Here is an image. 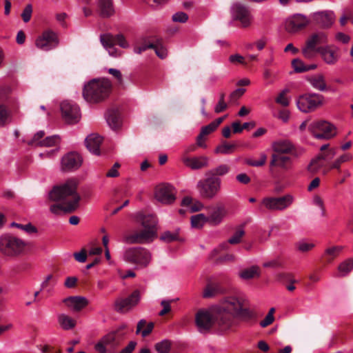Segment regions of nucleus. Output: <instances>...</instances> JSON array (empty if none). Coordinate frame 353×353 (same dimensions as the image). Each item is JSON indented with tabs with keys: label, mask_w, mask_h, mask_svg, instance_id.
I'll list each match as a JSON object with an SVG mask.
<instances>
[{
	"label": "nucleus",
	"mask_w": 353,
	"mask_h": 353,
	"mask_svg": "<svg viewBox=\"0 0 353 353\" xmlns=\"http://www.w3.org/2000/svg\"><path fill=\"white\" fill-rule=\"evenodd\" d=\"M288 92H289V90H288V89L283 90L279 93L278 97L276 98V99H275L276 102L284 107L288 106L290 104V101H289V99H288V97H286V94Z\"/></svg>",
	"instance_id": "nucleus-51"
},
{
	"label": "nucleus",
	"mask_w": 353,
	"mask_h": 353,
	"mask_svg": "<svg viewBox=\"0 0 353 353\" xmlns=\"http://www.w3.org/2000/svg\"><path fill=\"white\" fill-rule=\"evenodd\" d=\"M98 7L103 17H109L114 13L112 0H99Z\"/></svg>",
	"instance_id": "nucleus-28"
},
{
	"label": "nucleus",
	"mask_w": 353,
	"mask_h": 353,
	"mask_svg": "<svg viewBox=\"0 0 353 353\" xmlns=\"http://www.w3.org/2000/svg\"><path fill=\"white\" fill-rule=\"evenodd\" d=\"M208 223L207 216L204 214H198L191 217V225L194 228H201Z\"/></svg>",
	"instance_id": "nucleus-42"
},
{
	"label": "nucleus",
	"mask_w": 353,
	"mask_h": 353,
	"mask_svg": "<svg viewBox=\"0 0 353 353\" xmlns=\"http://www.w3.org/2000/svg\"><path fill=\"white\" fill-rule=\"evenodd\" d=\"M321 153L318 155L327 164L336 154V149L329 148V144H324L320 148Z\"/></svg>",
	"instance_id": "nucleus-33"
},
{
	"label": "nucleus",
	"mask_w": 353,
	"mask_h": 353,
	"mask_svg": "<svg viewBox=\"0 0 353 353\" xmlns=\"http://www.w3.org/2000/svg\"><path fill=\"white\" fill-rule=\"evenodd\" d=\"M257 317L256 312L247 306L241 307L237 313L236 318H239L243 321L249 322L255 320Z\"/></svg>",
	"instance_id": "nucleus-32"
},
{
	"label": "nucleus",
	"mask_w": 353,
	"mask_h": 353,
	"mask_svg": "<svg viewBox=\"0 0 353 353\" xmlns=\"http://www.w3.org/2000/svg\"><path fill=\"white\" fill-rule=\"evenodd\" d=\"M183 162L192 170H199L209 165V158L205 156L186 157L183 159Z\"/></svg>",
	"instance_id": "nucleus-23"
},
{
	"label": "nucleus",
	"mask_w": 353,
	"mask_h": 353,
	"mask_svg": "<svg viewBox=\"0 0 353 353\" xmlns=\"http://www.w3.org/2000/svg\"><path fill=\"white\" fill-rule=\"evenodd\" d=\"M178 238L179 232L177 231L174 232L170 231L164 232L160 237L161 240L168 243L176 241L178 239Z\"/></svg>",
	"instance_id": "nucleus-52"
},
{
	"label": "nucleus",
	"mask_w": 353,
	"mask_h": 353,
	"mask_svg": "<svg viewBox=\"0 0 353 353\" xmlns=\"http://www.w3.org/2000/svg\"><path fill=\"white\" fill-rule=\"evenodd\" d=\"M134 218L142 226V229L125 234L123 241L128 244H142L153 241L157 237L158 219L156 216L137 212Z\"/></svg>",
	"instance_id": "nucleus-3"
},
{
	"label": "nucleus",
	"mask_w": 353,
	"mask_h": 353,
	"mask_svg": "<svg viewBox=\"0 0 353 353\" xmlns=\"http://www.w3.org/2000/svg\"><path fill=\"white\" fill-rule=\"evenodd\" d=\"M245 89L244 88H238L235 90H234L230 94V101L231 103L236 101L238 99H239L243 94L245 93Z\"/></svg>",
	"instance_id": "nucleus-57"
},
{
	"label": "nucleus",
	"mask_w": 353,
	"mask_h": 353,
	"mask_svg": "<svg viewBox=\"0 0 353 353\" xmlns=\"http://www.w3.org/2000/svg\"><path fill=\"white\" fill-rule=\"evenodd\" d=\"M279 276V278L281 279H290V283L289 285H286V288L289 291L292 292V291L295 290L296 288L294 285V283H295L296 282V281L294 280V279H291V277H292L291 274H281Z\"/></svg>",
	"instance_id": "nucleus-61"
},
{
	"label": "nucleus",
	"mask_w": 353,
	"mask_h": 353,
	"mask_svg": "<svg viewBox=\"0 0 353 353\" xmlns=\"http://www.w3.org/2000/svg\"><path fill=\"white\" fill-rule=\"evenodd\" d=\"M230 170V167L227 164H221L216 168L209 170L205 172L206 176L218 178L227 174Z\"/></svg>",
	"instance_id": "nucleus-31"
},
{
	"label": "nucleus",
	"mask_w": 353,
	"mask_h": 353,
	"mask_svg": "<svg viewBox=\"0 0 353 353\" xmlns=\"http://www.w3.org/2000/svg\"><path fill=\"white\" fill-rule=\"evenodd\" d=\"M314 247L315 244L314 243L304 240L300 241L296 243L297 250L303 253L312 250Z\"/></svg>",
	"instance_id": "nucleus-45"
},
{
	"label": "nucleus",
	"mask_w": 353,
	"mask_h": 353,
	"mask_svg": "<svg viewBox=\"0 0 353 353\" xmlns=\"http://www.w3.org/2000/svg\"><path fill=\"white\" fill-rule=\"evenodd\" d=\"M188 19V14L183 12H178L172 15V20L175 22L185 23Z\"/></svg>",
	"instance_id": "nucleus-60"
},
{
	"label": "nucleus",
	"mask_w": 353,
	"mask_h": 353,
	"mask_svg": "<svg viewBox=\"0 0 353 353\" xmlns=\"http://www.w3.org/2000/svg\"><path fill=\"white\" fill-rule=\"evenodd\" d=\"M27 245V242L17 236L10 234L0 236V252L5 256H19L24 254Z\"/></svg>",
	"instance_id": "nucleus-5"
},
{
	"label": "nucleus",
	"mask_w": 353,
	"mask_h": 353,
	"mask_svg": "<svg viewBox=\"0 0 353 353\" xmlns=\"http://www.w3.org/2000/svg\"><path fill=\"white\" fill-rule=\"evenodd\" d=\"M12 122V114L10 110L0 103V127H4Z\"/></svg>",
	"instance_id": "nucleus-35"
},
{
	"label": "nucleus",
	"mask_w": 353,
	"mask_h": 353,
	"mask_svg": "<svg viewBox=\"0 0 353 353\" xmlns=\"http://www.w3.org/2000/svg\"><path fill=\"white\" fill-rule=\"evenodd\" d=\"M325 103L323 95L317 93H305L298 98L296 105L300 111L309 113L321 108Z\"/></svg>",
	"instance_id": "nucleus-9"
},
{
	"label": "nucleus",
	"mask_w": 353,
	"mask_h": 353,
	"mask_svg": "<svg viewBox=\"0 0 353 353\" xmlns=\"http://www.w3.org/2000/svg\"><path fill=\"white\" fill-rule=\"evenodd\" d=\"M77 187V182L74 180H70L60 186L54 188L50 191L49 197L51 200L59 201L60 203L52 205L50 212L54 214H61L76 210L80 201Z\"/></svg>",
	"instance_id": "nucleus-2"
},
{
	"label": "nucleus",
	"mask_w": 353,
	"mask_h": 353,
	"mask_svg": "<svg viewBox=\"0 0 353 353\" xmlns=\"http://www.w3.org/2000/svg\"><path fill=\"white\" fill-rule=\"evenodd\" d=\"M34 44L41 50L49 51L58 46L57 34L51 30H45L36 39Z\"/></svg>",
	"instance_id": "nucleus-13"
},
{
	"label": "nucleus",
	"mask_w": 353,
	"mask_h": 353,
	"mask_svg": "<svg viewBox=\"0 0 353 353\" xmlns=\"http://www.w3.org/2000/svg\"><path fill=\"white\" fill-rule=\"evenodd\" d=\"M226 215V210L223 206H216L211 208L207 216V221L210 225L220 224Z\"/></svg>",
	"instance_id": "nucleus-24"
},
{
	"label": "nucleus",
	"mask_w": 353,
	"mask_h": 353,
	"mask_svg": "<svg viewBox=\"0 0 353 353\" xmlns=\"http://www.w3.org/2000/svg\"><path fill=\"white\" fill-rule=\"evenodd\" d=\"M12 225L15 226L18 228H20L26 232L31 234V233H36L37 232V229L36 227L32 225L31 223H28L26 225H22L19 223H13Z\"/></svg>",
	"instance_id": "nucleus-54"
},
{
	"label": "nucleus",
	"mask_w": 353,
	"mask_h": 353,
	"mask_svg": "<svg viewBox=\"0 0 353 353\" xmlns=\"http://www.w3.org/2000/svg\"><path fill=\"white\" fill-rule=\"evenodd\" d=\"M267 161V155L265 153H261L259 159H248L245 163L253 167H261L265 164Z\"/></svg>",
	"instance_id": "nucleus-46"
},
{
	"label": "nucleus",
	"mask_w": 353,
	"mask_h": 353,
	"mask_svg": "<svg viewBox=\"0 0 353 353\" xmlns=\"http://www.w3.org/2000/svg\"><path fill=\"white\" fill-rule=\"evenodd\" d=\"M125 261L135 264L139 268H145L150 263L152 256L148 250L142 247H134L127 249L123 254Z\"/></svg>",
	"instance_id": "nucleus-10"
},
{
	"label": "nucleus",
	"mask_w": 353,
	"mask_h": 353,
	"mask_svg": "<svg viewBox=\"0 0 353 353\" xmlns=\"http://www.w3.org/2000/svg\"><path fill=\"white\" fill-rule=\"evenodd\" d=\"M292 65L296 72H303L316 68V65L309 67L305 65L303 62L299 59H294L292 62Z\"/></svg>",
	"instance_id": "nucleus-47"
},
{
	"label": "nucleus",
	"mask_w": 353,
	"mask_h": 353,
	"mask_svg": "<svg viewBox=\"0 0 353 353\" xmlns=\"http://www.w3.org/2000/svg\"><path fill=\"white\" fill-rule=\"evenodd\" d=\"M152 47H154V43H145L141 46L136 45L134 48V52L137 54H141L148 49H152Z\"/></svg>",
	"instance_id": "nucleus-62"
},
{
	"label": "nucleus",
	"mask_w": 353,
	"mask_h": 353,
	"mask_svg": "<svg viewBox=\"0 0 353 353\" xmlns=\"http://www.w3.org/2000/svg\"><path fill=\"white\" fill-rule=\"evenodd\" d=\"M152 49L154 50L156 54L160 59H165L168 55L167 49L159 41L157 43H154V47Z\"/></svg>",
	"instance_id": "nucleus-50"
},
{
	"label": "nucleus",
	"mask_w": 353,
	"mask_h": 353,
	"mask_svg": "<svg viewBox=\"0 0 353 353\" xmlns=\"http://www.w3.org/2000/svg\"><path fill=\"white\" fill-rule=\"evenodd\" d=\"M290 154H272L270 166L279 168L283 170H288L292 165V159Z\"/></svg>",
	"instance_id": "nucleus-21"
},
{
	"label": "nucleus",
	"mask_w": 353,
	"mask_h": 353,
	"mask_svg": "<svg viewBox=\"0 0 353 353\" xmlns=\"http://www.w3.org/2000/svg\"><path fill=\"white\" fill-rule=\"evenodd\" d=\"M314 19L321 26L329 28L335 21V16L332 11H323L315 13Z\"/></svg>",
	"instance_id": "nucleus-26"
},
{
	"label": "nucleus",
	"mask_w": 353,
	"mask_h": 353,
	"mask_svg": "<svg viewBox=\"0 0 353 353\" xmlns=\"http://www.w3.org/2000/svg\"><path fill=\"white\" fill-rule=\"evenodd\" d=\"M195 325L199 332L209 334L213 330L221 333L218 327V318L212 310V306L209 309L199 310L195 314Z\"/></svg>",
	"instance_id": "nucleus-6"
},
{
	"label": "nucleus",
	"mask_w": 353,
	"mask_h": 353,
	"mask_svg": "<svg viewBox=\"0 0 353 353\" xmlns=\"http://www.w3.org/2000/svg\"><path fill=\"white\" fill-rule=\"evenodd\" d=\"M63 302L68 307L75 312L81 311L89 303L88 300L85 297L79 296L68 297L63 300Z\"/></svg>",
	"instance_id": "nucleus-25"
},
{
	"label": "nucleus",
	"mask_w": 353,
	"mask_h": 353,
	"mask_svg": "<svg viewBox=\"0 0 353 353\" xmlns=\"http://www.w3.org/2000/svg\"><path fill=\"white\" fill-rule=\"evenodd\" d=\"M352 155L350 153H345L343 155L338 157L332 164L330 169H339L341 165L345 162L351 161Z\"/></svg>",
	"instance_id": "nucleus-44"
},
{
	"label": "nucleus",
	"mask_w": 353,
	"mask_h": 353,
	"mask_svg": "<svg viewBox=\"0 0 353 353\" xmlns=\"http://www.w3.org/2000/svg\"><path fill=\"white\" fill-rule=\"evenodd\" d=\"M221 292V288L218 285H208L204 289L203 296L204 298H211Z\"/></svg>",
	"instance_id": "nucleus-43"
},
{
	"label": "nucleus",
	"mask_w": 353,
	"mask_h": 353,
	"mask_svg": "<svg viewBox=\"0 0 353 353\" xmlns=\"http://www.w3.org/2000/svg\"><path fill=\"white\" fill-rule=\"evenodd\" d=\"M199 196L203 199L211 200L215 198L221 189L220 178L206 176L205 179L199 180L196 184Z\"/></svg>",
	"instance_id": "nucleus-8"
},
{
	"label": "nucleus",
	"mask_w": 353,
	"mask_h": 353,
	"mask_svg": "<svg viewBox=\"0 0 353 353\" xmlns=\"http://www.w3.org/2000/svg\"><path fill=\"white\" fill-rule=\"evenodd\" d=\"M341 250L342 247L341 246L328 248L325 250L324 257L326 258L327 262H331L339 255Z\"/></svg>",
	"instance_id": "nucleus-41"
},
{
	"label": "nucleus",
	"mask_w": 353,
	"mask_h": 353,
	"mask_svg": "<svg viewBox=\"0 0 353 353\" xmlns=\"http://www.w3.org/2000/svg\"><path fill=\"white\" fill-rule=\"evenodd\" d=\"M241 279L244 280H249L256 277H259L260 270L258 266L254 265L249 268L241 270L239 274Z\"/></svg>",
	"instance_id": "nucleus-36"
},
{
	"label": "nucleus",
	"mask_w": 353,
	"mask_h": 353,
	"mask_svg": "<svg viewBox=\"0 0 353 353\" xmlns=\"http://www.w3.org/2000/svg\"><path fill=\"white\" fill-rule=\"evenodd\" d=\"M120 167L119 163H115L114 165L107 172L105 176L107 177H117L119 176L118 169Z\"/></svg>",
	"instance_id": "nucleus-64"
},
{
	"label": "nucleus",
	"mask_w": 353,
	"mask_h": 353,
	"mask_svg": "<svg viewBox=\"0 0 353 353\" xmlns=\"http://www.w3.org/2000/svg\"><path fill=\"white\" fill-rule=\"evenodd\" d=\"M103 138L97 134H92L88 136L85 140V146L88 150L94 154H100V145L102 143Z\"/></svg>",
	"instance_id": "nucleus-27"
},
{
	"label": "nucleus",
	"mask_w": 353,
	"mask_h": 353,
	"mask_svg": "<svg viewBox=\"0 0 353 353\" xmlns=\"http://www.w3.org/2000/svg\"><path fill=\"white\" fill-rule=\"evenodd\" d=\"M272 154H290L294 157L299 156V152L294 145L288 139H281L272 142Z\"/></svg>",
	"instance_id": "nucleus-19"
},
{
	"label": "nucleus",
	"mask_w": 353,
	"mask_h": 353,
	"mask_svg": "<svg viewBox=\"0 0 353 353\" xmlns=\"http://www.w3.org/2000/svg\"><path fill=\"white\" fill-rule=\"evenodd\" d=\"M32 6L31 4H28L22 12L21 17L25 23L28 22L32 17Z\"/></svg>",
	"instance_id": "nucleus-56"
},
{
	"label": "nucleus",
	"mask_w": 353,
	"mask_h": 353,
	"mask_svg": "<svg viewBox=\"0 0 353 353\" xmlns=\"http://www.w3.org/2000/svg\"><path fill=\"white\" fill-rule=\"evenodd\" d=\"M101 340L107 346L114 344L116 341V332H112L103 336Z\"/></svg>",
	"instance_id": "nucleus-55"
},
{
	"label": "nucleus",
	"mask_w": 353,
	"mask_h": 353,
	"mask_svg": "<svg viewBox=\"0 0 353 353\" xmlns=\"http://www.w3.org/2000/svg\"><path fill=\"white\" fill-rule=\"evenodd\" d=\"M245 234V231L243 228L238 229L235 233L228 239V243L230 244H237L241 241L242 237Z\"/></svg>",
	"instance_id": "nucleus-53"
},
{
	"label": "nucleus",
	"mask_w": 353,
	"mask_h": 353,
	"mask_svg": "<svg viewBox=\"0 0 353 353\" xmlns=\"http://www.w3.org/2000/svg\"><path fill=\"white\" fill-rule=\"evenodd\" d=\"M231 13L234 20L239 21L241 26L248 28L251 26L253 17L249 9L240 3H235L231 7Z\"/></svg>",
	"instance_id": "nucleus-14"
},
{
	"label": "nucleus",
	"mask_w": 353,
	"mask_h": 353,
	"mask_svg": "<svg viewBox=\"0 0 353 353\" xmlns=\"http://www.w3.org/2000/svg\"><path fill=\"white\" fill-rule=\"evenodd\" d=\"M115 45H119L123 48H127L129 46L123 34L115 35Z\"/></svg>",
	"instance_id": "nucleus-63"
},
{
	"label": "nucleus",
	"mask_w": 353,
	"mask_h": 353,
	"mask_svg": "<svg viewBox=\"0 0 353 353\" xmlns=\"http://www.w3.org/2000/svg\"><path fill=\"white\" fill-rule=\"evenodd\" d=\"M327 42V37L323 32H316L311 34L305 41V43L302 48V53L305 58L312 59L314 58L317 53L320 52L319 45Z\"/></svg>",
	"instance_id": "nucleus-11"
},
{
	"label": "nucleus",
	"mask_w": 353,
	"mask_h": 353,
	"mask_svg": "<svg viewBox=\"0 0 353 353\" xmlns=\"http://www.w3.org/2000/svg\"><path fill=\"white\" fill-rule=\"evenodd\" d=\"M176 191L175 188L167 183H163L155 188V199L163 204H172L176 200Z\"/></svg>",
	"instance_id": "nucleus-15"
},
{
	"label": "nucleus",
	"mask_w": 353,
	"mask_h": 353,
	"mask_svg": "<svg viewBox=\"0 0 353 353\" xmlns=\"http://www.w3.org/2000/svg\"><path fill=\"white\" fill-rule=\"evenodd\" d=\"M62 117L70 124H74L80 120V109L76 104H72L68 101H63L61 103Z\"/></svg>",
	"instance_id": "nucleus-17"
},
{
	"label": "nucleus",
	"mask_w": 353,
	"mask_h": 353,
	"mask_svg": "<svg viewBox=\"0 0 353 353\" xmlns=\"http://www.w3.org/2000/svg\"><path fill=\"white\" fill-rule=\"evenodd\" d=\"M313 203L315 205L320 208L321 210V215L325 216L326 215L325 208L324 205L323 200L319 195H315L313 198Z\"/></svg>",
	"instance_id": "nucleus-59"
},
{
	"label": "nucleus",
	"mask_w": 353,
	"mask_h": 353,
	"mask_svg": "<svg viewBox=\"0 0 353 353\" xmlns=\"http://www.w3.org/2000/svg\"><path fill=\"white\" fill-rule=\"evenodd\" d=\"M312 86L319 91H325L327 89L324 77L322 74H316L308 79Z\"/></svg>",
	"instance_id": "nucleus-34"
},
{
	"label": "nucleus",
	"mask_w": 353,
	"mask_h": 353,
	"mask_svg": "<svg viewBox=\"0 0 353 353\" xmlns=\"http://www.w3.org/2000/svg\"><path fill=\"white\" fill-rule=\"evenodd\" d=\"M171 348V343L168 340H163L155 345V349L158 353H169Z\"/></svg>",
	"instance_id": "nucleus-49"
},
{
	"label": "nucleus",
	"mask_w": 353,
	"mask_h": 353,
	"mask_svg": "<svg viewBox=\"0 0 353 353\" xmlns=\"http://www.w3.org/2000/svg\"><path fill=\"white\" fill-rule=\"evenodd\" d=\"M100 41L103 46L107 49L109 54L112 56H116L115 54V36L111 34H104L100 36Z\"/></svg>",
	"instance_id": "nucleus-29"
},
{
	"label": "nucleus",
	"mask_w": 353,
	"mask_h": 353,
	"mask_svg": "<svg viewBox=\"0 0 353 353\" xmlns=\"http://www.w3.org/2000/svg\"><path fill=\"white\" fill-rule=\"evenodd\" d=\"M106 121L112 129H117L120 126L121 121L118 114L113 111H109L106 115Z\"/></svg>",
	"instance_id": "nucleus-39"
},
{
	"label": "nucleus",
	"mask_w": 353,
	"mask_h": 353,
	"mask_svg": "<svg viewBox=\"0 0 353 353\" xmlns=\"http://www.w3.org/2000/svg\"><path fill=\"white\" fill-rule=\"evenodd\" d=\"M353 270V258L347 259L338 266L339 276H345Z\"/></svg>",
	"instance_id": "nucleus-37"
},
{
	"label": "nucleus",
	"mask_w": 353,
	"mask_h": 353,
	"mask_svg": "<svg viewBox=\"0 0 353 353\" xmlns=\"http://www.w3.org/2000/svg\"><path fill=\"white\" fill-rule=\"evenodd\" d=\"M57 320L61 327L65 330H69L76 326V321L65 314H60L57 316Z\"/></svg>",
	"instance_id": "nucleus-30"
},
{
	"label": "nucleus",
	"mask_w": 353,
	"mask_h": 353,
	"mask_svg": "<svg viewBox=\"0 0 353 353\" xmlns=\"http://www.w3.org/2000/svg\"><path fill=\"white\" fill-rule=\"evenodd\" d=\"M140 300V292L134 290L125 299H117L114 303V308L119 312H127L134 307Z\"/></svg>",
	"instance_id": "nucleus-18"
},
{
	"label": "nucleus",
	"mask_w": 353,
	"mask_h": 353,
	"mask_svg": "<svg viewBox=\"0 0 353 353\" xmlns=\"http://www.w3.org/2000/svg\"><path fill=\"white\" fill-rule=\"evenodd\" d=\"M44 135H45L44 131L41 130V131L37 132L34 135L32 139L30 141H28V144L34 145L36 146H39V143L41 141H42V139L44 137Z\"/></svg>",
	"instance_id": "nucleus-58"
},
{
	"label": "nucleus",
	"mask_w": 353,
	"mask_h": 353,
	"mask_svg": "<svg viewBox=\"0 0 353 353\" xmlns=\"http://www.w3.org/2000/svg\"><path fill=\"white\" fill-rule=\"evenodd\" d=\"M308 130L316 139H330L337 134L336 127L325 120L313 121L308 125Z\"/></svg>",
	"instance_id": "nucleus-7"
},
{
	"label": "nucleus",
	"mask_w": 353,
	"mask_h": 353,
	"mask_svg": "<svg viewBox=\"0 0 353 353\" xmlns=\"http://www.w3.org/2000/svg\"><path fill=\"white\" fill-rule=\"evenodd\" d=\"M248 301L242 296H228L223 298L212 310L218 318V327L221 333L233 330L237 325L236 316L241 307L247 306Z\"/></svg>",
	"instance_id": "nucleus-1"
},
{
	"label": "nucleus",
	"mask_w": 353,
	"mask_h": 353,
	"mask_svg": "<svg viewBox=\"0 0 353 353\" xmlns=\"http://www.w3.org/2000/svg\"><path fill=\"white\" fill-rule=\"evenodd\" d=\"M294 200V196L290 194L279 197L266 196L261 200L260 206L269 211H283L293 203Z\"/></svg>",
	"instance_id": "nucleus-12"
},
{
	"label": "nucleus",
	"mask_w": 353,
	"mask_h": 353,
	"mask_svg": "<svg viewBox=\"0 0 353 353\" xmlns=\"http://www.w3.org/2000/svg\"><path fill=\"white\" fill-rule=\"evenodd\" d=\"M82 163L83 158L79 153L70 152L61 158V169L63 172L74 171L81 166Z\"/></svg>",
	"instance_id": "nucleus-16"
},
{
	"label": "nucleus",
	"mask_w": 353,
	"mask_h": 353,
	"mask_svg": "<svg viewBox=\"0 0 353 353\" xmlns=\"http://www.w3.org/2000/svg\"><path fill=\"white\" fill-rule=\"evenodd\" d=\"M319 53L324 61L330 65L336 63L340 57V50L334 46L321 47Z\"/></svg>",
	"instance_id": "nucleus-22"
},
{
	"label": "nucleus",
	"mask_w": 353,
	"mask_h": 353,
	"mask_svg": "<svg viewBox=\"0 0 353 353\" xmlns=\"http://www.w3.org/2000/svg\"><path fill=\"white\" fill-rule=\"evenodd\" d=\"M236 145L234 143H228L226 142H223L222 144L218 145L215 149V153L216 154H232L235 148Z\"/></svg>",
	"instance_id": "nucleus-40"
},
{
	"label": "nucleus",
	"mask_w": 353,
	"mask_h": 353,
	"mask_svg": "<svg viewBox=\"0 0 353 353\" xmlns=\"http://www.w3.org/2000/svg\"><path fill=\"white\" fill-rule=\"evenodd\" d=\"M327 164L317 155L312 159L307 166V170L311 173L317 172L321 168L325 167Z\"/></svg>",
	"instance_id": "nucleus-38"
},
{
	"label": "nucleus",
	"mask_w": 353,
	"mask_h": 353,
	"mask_svg": "<svg viewBox=\"0 0 353 353\" xmlns=\"http://www.w3.org/2000/svg\"><path fill=\"white\" fill-rule=\"evenodd\" d=\"M112 83L107 79H94L84 85L83 97L91 103H98L105 101L109 97Z\"/></svg>",
	"instance_id": "nucleus-4"
},
{
	"label": "nucleus",
	"mask_w": 353,
	"mask_h": 353,
	"mask_svg": "<svg viewBox=\"0 0 353 353\" xmlns=\"http://www.w3.org/2000/svg\"><path fill=\"white\" fill-rule=\"evenodd\" d=\"M60 139L58 136L47 137L43 139L39 143L41 147H52L59 143Z\"/></svg>",
	"instance_id": "nucleus-48"
},
{
	"label": "nucleus",
	"mask_w": 353,
	"mask_h": 353,
	"mask_svg": "<svg viewBox=\"0 0 353 353\" xmlns=\"http://www.w3.org/2000/svg\"><path fill=\"white\" fill-rule=\"evenodd\" d=\"M309 23L306 17L302 14H294L285 21V29L289 32H296L305 28Z\"/></svg>",
	"instance_id": "nucleus-20"
}]
</instances>
